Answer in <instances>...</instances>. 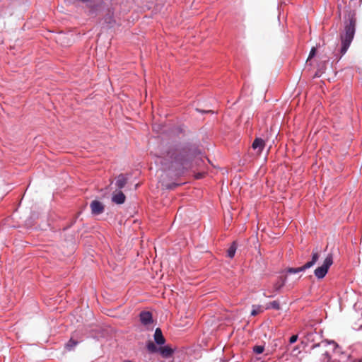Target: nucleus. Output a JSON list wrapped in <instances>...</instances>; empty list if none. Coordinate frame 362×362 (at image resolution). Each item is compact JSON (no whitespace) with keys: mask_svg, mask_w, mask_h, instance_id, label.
Segmentation results:
<instances>
[{"mask_svg":"<svg viewBox=\"0 0 362 362\" xmlns=\"http://www.w3.org/2000/svg\"><path fill=\"white\" fill-rule=\"evenodd\" d=\"M323 356H325V357L327 358L328 360L331 359V356H330L329 353L327 351L325 352Z\"/></svg>","mask_w":362,"mask_h":362,"instance_id":"393cba45","label":"nucleus"},{"mask_svg":"<svg viewBox=\"0 0 362 362\" xmlns=\"http://www.w3.org/2000/svg\"><path fill=\"white\" fill-rule=\"evenodd\" d=\"M128 178L124 174H119L115 180V186L118 189H122L124 187L127 182Z\"/></svg>","mask_w":362,"mask_h":362,"instance_id":"6e6552de","label":"nucleus"},{"mask_svg":"<svg viewBox=\"0 0 362 362\" xmlns=\"http://www.w3.org/2000/svg\"><path fill=\"white\" fill-rule=\"evenodd\" d=\"M265 146L264 141L261 138H256L252 144V147L254 150H257L259 153H262Z\"/></svg>","mask_w":362,"mask_h":362,"instance_id":"0eeeda50","label":"nucleus"},{"mask_svg":"<svg viewBox=\"0 0 362 362\" xmlns=\"http://www.w3.org/2000/svg\"><path fill=\"white\" fill-rule=\"evenodd\" d=\"M333 264V255L328 254L321 266L314 270V275L317 279H323L328 273L329 269Z\"/></svg>","mask_w":362,"mask_h":362,"instance_id":"7ed1b4c3","label":"nucleus"},{"mask_svg":"<svg viewBox=\"0 0 362 362\" xmlns=\"http://www.w3.org/2000/svg\"><path fill=\"white\" fill-rule=\"evenodd\" d=\"M153 338L156 344H157L158 345H163L165 342V339L160 328L156 329Z\"/></svg>","mask_w":362,"mask_h":362,"instance_id":"1a4fd4ad","label":"nucleus"},{"mask_svg":"<svg viewBox=\"0 0 362 362\" xmlns=\"http://www.w3.org/2000/svg\"><path fill=\"white\" fill-rule=\"evenodd\" d=\"M316 54V48L313 47L309 53L308 59L313 58Z\"/></svg>","mask_w":362,"mask_h":362,"instance_id":"5701e85b","label":"nucleus"},{"mask_svg":"<svg viewBox=\"0 0 362 362\" xmlns=\"http://www.w3.org/2000/svg\"><path fill=\"white\" fill-rule=\"evenodd\" d=\"M320 346V343H317V344H314L312 347H311V349H315V348H317Z\"/></svg>","mask_w":362,"mask_h":362,"instance_id":"a878e982","label":"nucleus"},{"mask_svg":"<svg viewBox=\"0 0 362 362\" xmlns=\"http://www.w3.org/2000/svg\"><path fill=\"white\" fill-rule=\"evenodd\" d=\"M159 352L163 357H169L173 353V349L168 346H165L159 348Z\"/></svg>","mask_w":362,"mask_h":362,"instance_id":"9b49d317","label":"nucleus"},{"mask_svg":"<svg viewBox=\"0 0 362 362\" xmlns=\"http://www.w3.org/2000/svg\"><path fill=\"white\" fill-rule=\"evenodd\" d=\"M124 362H132V361H125Z\"/></svg>","mask_w":362,"mask_h":362,"instance_id":"c85d7f7f","label":"nucleus"},{"mask_svg":"<svg viewBox=\"0 0 362 362\" xmlns=\"http://www.w3.org/2000/svg\"><path fill=\"white\" fill-rule=\"evenodd\" d=\"M203 177V174L202 173H197L195 176V177L197 179H201L202 177Z\"/></svg>","mask_w":362,"mask_h":362,"instance_id":"bb28decb","label":"nucleus"},{"mask_svg":"<svg viewBox=\"0 0 362 362\" xmlns=\"http://www.w3.org/2000/svg\"><path fill=\"white\" fill-rule=\"evenodd\" d=\"M197 111L200 112H204V113L205 112H212L211 110H206V111H205V110H201L199 109H197Z\"/></svg>","mask_w":362,"mask_h":362,"instance_id":"cd10ccee","label":"nucleus"},{"mask_svg":"<svg viewBox=\"0 0 362 362\" xmlns=\"http://www.w3.org/2000/svg\"><path fill=\"white\" fill-rule=\"evenodd\" d=\"M322 343L325 344V346L329 345V344H332L334 346V349H336L339 346L337 343H336L334 340L325 339V340L322 341Z\"/></svg>","mask_w":362,"mask_h":362,"instance_id":"aec40b11","label":"nucleus"},{"mask_svg":"<svg viewBox=\"0 0 362 362\" xmlns=\"http://www.w3.org/2000/svg\"><path fill=\"white\" fill-rule=\"evenodd\" d=\"M151 154L156 157L164 170L183 173L192 167V162L201 154L198 147L189 142H180L164 136H159V141Z\"/></svg>","mask_w":362,"mask_h":362,"instance_id":"f257e3e1","label":"nucleus"},{"mask_svg":"<svg viewBox=\"0 0 362 362\" xmlns=\"http://www.w3.org/2000/svg\"><path fill=\"white\" fill-rule=\"evenodd\" d=\"M264 350V348L262 346H255L253 348V351L257 354H262Z\"/></svg>","mask_w":362,"mask_h":362,"instance_id":"412c9836","label":"nucleus"},{"mask_svg":"<svg viewBox=\"0 0 362 362\" xmlns=\"http://www.w3.org/2000/svg\"><path fill=\"white\" fill-rule=\"evenodd\" d=\"M104 21L106 23L109 24L110 26H112V24L115 23V20L112 15H107L105 17Z\"/></svg>","mask_w":362,"mask_h":362,"instance_id":"6ab92c4d","label":"nucleus"},{"mask_svg":"<svg viewBox=\"0 0 362 362\" xmlns=\"http://www.w3.org/2000/svg\"><path fill=\"white\" fill-rule=\"evenodd\" d=\"M237 250L236 243L233 242L227 250V256L229 258H233Z\"/></svg>","mask_w":362,"mask_h":362,"instance_id":"ddd939ff","label":"nucleus"},{"mask_svg":"<svg viewBox=\"0 0 362 362\" xmlns=\"http://www.w3.org/2000/svg\"><path fill=\"white\" fill-rule=\"evenodd\" d=\"M261 311V306L260 305H252V310L251 311L250 315L252 316H256L259 312Z\"/></svg>","mask_w":362,"mask_h":362,"instance_id":"a211bd4d","label":"nucleus"},{"mask_svg":"<svg viewBox=\"0 0 362 362\" xmlns=\"http://www.w3.org/2000/svg\"><path fill=\"white\" fill-rule=\"evenodd\" d=\"M287 281V276H282L279 281H278L274 285V289L276 292H279L284 286L286 284Z\"/></svg>","mask_w":362,"mask_h":362,"instance_id":"f8f14e48","label":"nucleus"},{"mask_svg":"<svg viewBox=\"0 0 362 362\" xmlns=\"http://www.w3.org/2000/svg\"><path fill=\"white\" fill-rule=\"evenodd\" d=\"M266 309H274L276 310H280V304L278 301L274 300L272 302L269 303L267 305Z\"/></svg>","mask_w":362,"mask_h":362,"instance_id":"2eb2a0df","label":"nucleus"},{"mask_svg":"<svg viewBox=\"0 0 362 362\" xmlns=\"http://www.w3.org/2000/svg\"><path fill=\"white\" fill-rule=\"evenodd\" d=\"M302 272H303V269L301 267H296V268L288 267L284 271V272L286 273V274H297V273Z\"/></svg>","mask_w":362,"mask_h":362,"instance_id":"4468645a","label":"nucleus"},{"mask_svg":"<svg viewBox=\"0 0 362 362\" xmlns=\"http://www.w3.org/2000/svg\"><path fill=\"white\" fill-rule=\"evenodd\" d=\"M177 186H179V184L177 183H175V182H172V183H170V184H168L165 186V187L168 189H175Z\"/></svg>","mask_w":362,"mask_h":362,"instance_id":"4be33fe9","label":"nucleus"},{"mask_svg":"<svg viewBox=\"0 0 362 362\" xmlns=\"http://www.w3.org/2000/svg\"><path fill=\"white\" fill-rule=\"evenodd\" d=\"M298 340V335H292L289 339L290 344H294Z\"/></svg>","mask_w":362,"mask_h":362,"instance_id":"b1692460","label":"nucleus"},{"mask_svg":"<svg viewBox=\"0 0 362 362\" xmlns=\"http://www.w3.org/2000/svg\"><path fill=\"white\" fill-rule=\"evenodd\" d=\"M146 348L151 353H156L159 351V348H157V346L151 341H149L146 344Z\"/></svg>","mask_w":362,"mask_h":362,"instance_id":"dca6fc26","label":"nucleus"},{"mask_svg":"<svg viewBox=\"0 0 362 362\" xmlns=\"http://www.w3.org/2000/svg\"><path fill=\"white\" fill-rule=\"evenodd\" d=\"M126 199V197L124 193L121 191L117 192V194H114L112 197V201L117 204H122L124 203Z\"/></svg>","mask_w":362,"mask_h":362,"instance_id":"9d476101","label":"nucleus"},{"mask_svg":"<svg viewBox=\"0 0 362 362\" xmlns=\"http://www.w3.org/2000/svg\"><path fill=\"white\" fill-rule=\"evenodd\" d=\"M139 318L141 324L148 325L153 322L152 313L149 311H142L139 314Z\"/></svg>","mask_w":362,"mask_h":362,"instance_id":"423d86ee","label":"nucleus"},{"mask_svg":"<svg viewBox=\"0 0 362 362\" xmlns=\"http://www.w3.org/2000/svg\"><path fill=\"white\" fill-rule=\"evenodd\" d=\"M91 213L93 215H99L104 211V205L102 202L98 200H93L90 203Z\"/></svg>","mask_w":362,"mask_h":362,"instance_id":"20e7f679","label":"nucleus"},{"mask_svg":"<svg viewBox=\"0 0 362 362\" xmlns=\"http://www.w3.org/2000/svg\"><path fill=\"white\" fill-rule=\"evenodd\" d=\"M78 344V341L76 340L71 338L69 341L67 342L66 347L68 350L72 349L75 346Z\"/></svg>","mask_w":362,"mask_h":362,"instance_id":"f3484780","label":"nucleus"},{"mask_svg":"<svg viewBox=\"0 0 362 362\" xmlns=\"http://www.w3.org/2000/svg\"><path fill=\"white\" fill-rule=\"evenodd\" d=\"M356 19L354 14L349 16L344 21V29L340 33L341 49L340 53L344 55L349 48L356 33Z\"/></svg>","mask_w":362,"mask_h":362,"instance_id":"f03ea898","label":"nucleus"},{"mask_svg":"<svg viewBox=\"0 0 362 362\" xmlns=\"http://www.w3.org/2000/svg\"><path fill=\"white\" fill-rule=\"evenodd\" d=\"M320 258V254L317 251H313L311 259L308 262H307L305 264L301 266L303 271L305 272V270L313 267L316 262L318 261Z\"/></svg>","mask_w":362,"mask_h":362,"instance_id":"39448f33","label":"nucleus"}]
</instances>
